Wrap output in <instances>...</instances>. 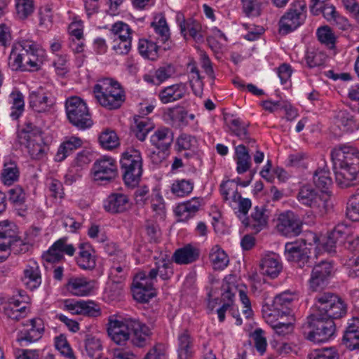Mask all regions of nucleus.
I'll use <instances>...</instances> for the list:
<instances>
[{
    "label": "nucleus",
    "mask_w": 359,
    "mask_h": 359,
    "mask_svg": "<svg viewBox=\"0 0 359 359\" xmlns=\"http://www.w3.org/2000/svg\"><path fill=\"white\" fill-rule=\"evenodd\" d=\"M336 182L341 187L359 184V149L340 145L331 153Z\"/></svg>",
    "instance_id": "nucleus-1"
},
{
    "label": "nucleus",
    "mask_w": 359,
    "mask_h": 359,
    "mask_svg": "<svg viewBox=\"0 0 359 359\" xmlns=\"http://www.w3.org/2000/svg\"><path fill=\"white\" fill-rule=\"evenodd\" d=\"M93 91L97 103L107 110L118 109L126 99L124 89L112 78L99 79Z\"/></svg>",
    "instance_id": "nucleus-2"
},
{
    "label": "nucleus",
    "mask_w": 359,
    "mask_h": 359,
    "mask_svg": "<svg viewBox=\"0 0 359 359\" xmlns=\"http://www.w3.org/2000/svg\"><path fill=\"white\" fill-rule=\"evenodd\" d=\"M306 338L315 343L325 342L334 334L336 326L333 320L312 312L304 326Z\"/></svg>",
    "instance_id": "nucleus-3"
},
{
    "label": "nucleus",
    "mask_w": 359,
    "mask_h": 359,
    "mask_svg": "<svg viewBox=\"0 0 359 359\" xmlns=\"http://www.w3.org/2000/svg\"><path fill=\"white\" fill-rule=\"evenodd\" d=\"M41 135V130L30 122L27 123L25 128L18 131V142L27 149L33 159L40 160L46 155V146Z\"/></svg>",
    "instance_id": "nucleus-4"
},
{
    "label": "nucleus",
    "mask_w": 359,
    "mask_h": 359,
    "mask_svg": "<svg viewBox=\"0 0 359 359\" xmlns=\"http://www.w3.org/2000/svg\"><path fill=\"white\" fill-rule=\"evenodd\" d=\"M120 163L125 184L129 187H136L142 174V158L140 151L135 149H128L123 154Z\"/></svg>",
    "instance_id": "nucleus-5"
},
{
    "label": "nucleus",
    "mask_w": 359,
    "mask_h": 359,
    "mask_svg": "<svg viewBox=\"0 0 359 359\" xmlns=\"http://www.w3.org/2000/svg\"><path fill=\"white\" fill-rule=\"evenodd\" d=\"M156 281L155 278L150 276V271L138 272L133 278V293L135 300L141 303L148 302L156 295V289L154 287Z\"/></svg>",
    "instance_id": "nucleus-6"
},
{
    "label": "nucleus",
    "mask_w": 359,
    "mask_h": 359,
    "mask_svg": "<svg viewBox=\"0 0 359 359\" xmlns=\"http://www.w3.org/2000/svg\"><path fill=\"white\" fill-rule=\"evenodd\" d=\"M306 5L302 1L293 4L279 21V32L287 34L303 24L306 15Z\"/></svg>",
    "instance_id": "nucleus-7"
},
{
    "label": "nucleus",
    "mask_w": 359,
    "mask_h": 359,
    "mask_svg": "<svg viewBox=\"0 0 359 359\" xmlns=\"http://www.w3.org/2000/svg\"><path fill=\"white\" fill-rule=\"evenodd\" d=\"M31 245L20 238L15 237V231L8 221L0 222V251L9 249L14 254H22L29 251Z\"/></svg>",
    "instance_id": "nucleus-8"
},
{
    "label": "nucleus",
    "mask_w": 359,
    "mask_h": 359,
    "mask_svg": "<svg viewBox=\"0 0 359 359\" xmlns=\"http://www.w3.org/2000/svg\"><path fill=\"white\" fill-rule=\"evenodd\" d=\"M297 198L302 205L316 209L320 212L327 210L330 201V196L327 194H319L309 185L302 186L299 189Z\"/></svg>",
    "instance_id": "nucleus-9"
},
{
    "label": "nucleus",
    "mask_w": 359,
    "mask_h": 359,
    "mask_svg": "<svg viewBox=\"0 0 359 359\" xmlns=\"http://www.w3.org/2000/svg\"><path fill=\"white\" fill-rule=\"evenodd\" d=\"M130 319H118L114 315L108 318L107 332L111 339L118 345L123 346L130 336Z\"/></svg>",
    "instance_id": "nucleus-10"
},
{
    "label": "nucleus",
    "mask_w": 359,
    "mask_h": 359,
    "mask_svg": "<svg viewBox=\"0 0 359 359\" xmlns=\"http://www.w3.org/2000/svg\"><path fill=\"white\" fill-rule=\"evenodd\" d=\"M311 248L304 240L287 243L285 246V255L289 262H295L299 267L310 266Z\"/></svg>",
    "instance_id": "nucleus-11"
},
{
    "label": "nucleus",
    "mask_w": 359,
    "mask_h": 359,
    "mask_svg": "<svg viewBox=\"0 0 359 359\" xmlns=\"http://www.w3.org/2000/svg\"><path fill=\"white\" fill-rule=\"evenodd\" d=\"M29 104L35 112L56 111V100L51 93L45 91L41 87L32 91L29 95Z\"/></svg>",
    "instance_id": "nucleus-12"
},
{
    "label": "nucleus",
    "mask_w": 359,
    "mask_h": 359,
    "mask_svg": "<svg viewBox=\"0 0 359 359\" xmlns=\"http://www.w3.org/2000/svg\"><path fill=\"white\" fill-rule=\"evenodd\" d=\"M92 170L95 181H111L118 175L115 159L107 156L96 160Z\"/></svg>",
    "instance_id": "nucleus-13"
},
{
    "label": "nucleus",
    "mask_w": 359,
    "mask_h": 359,
    "mask_svg": "<svg viewBox=\"0 0 359 359\" xmlns=\"http://www.w3.org/2000/svg\"><path fill=\"white\" fill-rule=\"evenodd\" d=\"M332 270V266L327 262L321 261L315 265L309 280L310 289L313 292H321L328 284Z\"/></svg>",
    "instance_id": "nucleus-14"
},
{
    "label": "nucleus",
    "mask_w": 359,
    "mask_h": 359,
    "mask_svg": "<svg viewBox=\"0 0 359 359\" xmlns=\"http://www.w3.org/2000/svg\"><path fill=\"white\" fill-rule=\"evenodd\" d=\"M29 329H23L18 332L17 341L21 346H27L38 341L42 338L45 327L42 319L39 318H32L29 320Z\"/></svg>",
    "instance_id": "nucleus-15"
},
{
    "label": "nucleus",
    "mask_w": 359,
    "mask_h": 359,
    "mask_svg": "<svg viewBox=\"0 0 359 359\" xmlns=\"http://www.w3.org/2000/svg\"><path fill=\"white\" fill-rule=\"evenodd\" d=\"M224 121L229 127V130L240 140L245 142L248 146L257 147L255 140L248 135V128L249 123L243 121L238 118H234L233 114H225L224 116Z\"/></svg>",
    "instance_id": "nucleus-16"
},
{
    "label": "nucleus",
    "mask_w": 359,
    "mask_h": 359,
    "mask_svg": "<svg viewBox=\"0 0 359 359\" xmlns=\"http://www.w3.org/2000/svg\"><path fill=\"white\" fill-rule=\"evenodd\" d=\"M276 229L283 236H296L302 231V224L292 212L287 211L279 215Z\"/></svg>",
    "instance_id": "nucleus-17"
},
{
    "label": "nucleus",
    "mask_w": 359,
    "mask_h": 359,
    "mask_svg": "<svg viewBox=\"0 0 359 359\" xmlns=\"http://www.w3.org/2000/svg\"><path fill=\"white\" fill-rule=\"evenodd\" d=\"M147 115V114H135L133 116V124L131 126L135 136L141 142H144L148 133L155 128V123Z\"/></svg>",
    "instance_id": "nucleus-18"
},
{
    "label": "nucleus",
    "mask_w": 359,
    "mask_h": 359,
    "mask_svg": "<svg viewBox=\"0 0 359 359\" xmlns=\"http://www.w3.org/2000/svg\"><path fill=\"white\" fill-rule=\"evenodd\" d=\"M130 323L133 344L138 347L144 346L152 334L151 329L138 320L131 318Z\"/></svg>",
    "instance_id": "nucleus-19"
},
{
    "label": "nucleus",
    "mask_w": 359,
    "mask_h": 359,
    "mask_svg": "<svg viewBox=\"0 0 359 359\" xmlns=\"http://www.w3.org/2000/svg\"><path fill=\"white\" fill-rule=\"evenodd\" d=\"M283 269L282 263L278 256L274 253L265 255L260 261L261 274L274 279L278 276Z\"/></svg>",
    "instance_id": "nucleus-20"
},
{
    "label": "nucleus",
    "mask_w": 359,
    "mask_h": 359,
    "mask_svg": "<svg viewBox=\"0 0 359 359\" xmlns=\"http://www.w3.org/2000/svg\"><path fill=\"white\" fill-rule=\"evenodd\" d=\"M151 27L158 35V43H162L163 49L164 50H170L174 46V43L170 40V29L165 18L162 15L156 17L155 20L151 22Z\"/></svg>",
    "instance_id": "nucleus-21"
},
{
    "label": "nucleus",
    "mask_w": 359,
    "mask_h": 359,
    "mask_svg": "<svg viewBox=\"0 0 359 359\" xmlns=\"http://www.w3.org/2000/svg\"><path fill=\"white\" fill-rule=\"evenodd\" d=\"M103 207L111 214L124 212L129 208L128 197L122 193H112L104 201Z\"/></svg>",
    "instance_id": "nucleus-22"
},
{
    "label": "nucleus",
    "mask_w": 359,
    "mask_h": 359,
    "mask_svg": "<svg viewBox=\"0 0 359 359\" xmlns=\"http://www.w3.org/2000/svg\"><path fill=\"white\" fill-rule=\"evenodd\" d=\"M174 140V133L167 127L158 128L150 137L151 144L161 151L169 149Z\"/></svg>",
    "instance_id": "nucleus-23"
},
{
    "label": "nucleus",
    "mask_w": 359,
    "mask_h": 359,
    "mask_svg": "<svg viewBox=\"0 0 359 359\" xmlns=\"http://www.w3.org/2000/svg\"><path fill=\"white\" fill-rule=\"evenodd\" d=\"M343 342L351 351L359 350V318H353L348 320L344 333Z\"/></svg>",
    "instance_id": "nucleus-24"
},
{
    "label": "nucleus",
    "mask_w": 359,
    "mask_h": 359,
    "mask_svg": "<svg viewBox=\"0 0 359 359\" xmlns=\"http://www.w3.org/2000/svg\"><path fill=\"white\" fill-rule=\"evenodd\" d=\"M201 201L202 199L200 198H193L189 201L180 203L175 210L179 221L185 222L194 217L201 206Z\"/></svg>",
    "instance_id": "nucleus-25"
},
{
    "label": "nucleus",
    "mask_w": 359,
    "mask_h": 359,
    "mask_svg": "<svg viewBox=\"0 0 359 359\" xmlns=\"http://www.w3.org/2000/svg\"><path fill=\"white\" fill-rule=\"evenodd\" d=\"M194 341L187 330H182L177 336V359H192Z\"/></svg>",
    "instance_id": "nucleus-26"
},
{
    "label": "nucleus",
    "mask_w": 359,
    "mask_h": 359,
    "mask_svg": "<svg viewBox=\"0 0 359 359\" xmlns=\"http://www.w3.org/2000/svg\"><path fill=\"white\" fill-rule=\"evenodd\" d=\"M200 256V250L191 244L175 250L173 261L178 264H189L196 262Z\"/></svg>",
    "instance_id": "nucleus-27"
},
{
    "label": "nucleus",
    "mask_w": 359,
    "mask_h": 359,
    "mask_svg": "<svg viewBox=\"0 0 359 359\" xmlns=\"http://www.w3.org/2000/svg\"><path fill=\"white\" fill-rule=\"evenodd\" d=\"M187 90V86L184 83H177L169 86L159 93V97L163 103H169L182 99Z\"/></svg>",
    "instance_id": "nucleus-28"
},
{
    "label": "nucleus",
    "mask_w": 359,
    "mask_h": 359,
    "mask_svg": "<svg viewBox=\"0 0 359 359\" xmlns=\"http://www.w3.org/2000/svg\"><path fill=\"white\" fill-rule=\"evenodd\" d=\"M234 159L238 174H243L250 170L252 165L251 156L246 145L241 144L236 147Z\"/></svg>",
    "instance_id": "nucleus-29"
},
{
    "label": "nucleus",
    "mask_w": 359,
    "mask_h": 359,
    "mask_svg": "<svg viewBox=\"0 0 359 359\" xmlns=\"http://www.w3.org/2000/svg\"><path fill=\"white\" fill-rule=\"evenodd\" d=\"M268 219L267 209L264 205L256 206L248 219V226L259 232L266 226Z\"/></svg>",
    "instance_id": "nucleus-30"
},
{
    "label": "nucleus",
    "mask_w": 359,
    "mask_h": 359,
    "mask_svg": "<svg viewBox=\"0 0 359 359\" xmlns=\"http://www.w3.org/2000/svg\"><path fill=\"white\" fill-rule=\"evenodd\" d=\"M337 114L334 117V124L343 132H353L359 129V114Z\"/></svg>",
    "instance_id": "nucleus-31"
},
{
    "label": "nucleus",
    "mask_w": 359,
    "mask_h": 359,
    "mask_svg": "<svg viewBox=\"0 0 359 359\" xmlns=\"http://www.w3.org/2000/svg\"><path fill=\"white\" fill-rule=\"evenodd\" d=\"M79 252L76 258L78 265L83 269L92 270L96 266L93 249L89 243H81L79 246Z\"/></svg>",
    "instance_id": "nucleus-32"
},
{
    "label": "nucleus",
    "mask_w": 359,
    "mask_h": 359,
    "mask_svg": "<svg viewBox=\"0 0 359 359\" xmlns=\"http://www.w3.org/2000/svg\"><path fill=\"white\" fill-rule=\"evenodd\" d=\"M83 141L78 137H70L64 141L59 147L55 156V161L61 162L64 161L74 151L82 146Z\"/></svg>",
    "instance_id": "nucleus-33"
},
{
    "label": "nucleus",
    "mask_w": 359,
    "mask_h": 359,
    "mask_svg": "<svg viewBox=\"0 0 359 359\" xmlns=\"http://www.w3.org/2000/svg\"><path fill=\"white\" fill-rule=\"evenodd\" d=\"M173 264L172 261L167 259L162 258L155 263V267L150 270V276L156 279L158 275L163 280H168L172 276Z\"/></svg>",
    "instance_id": "nucleus-34"
},
{
    "label": "nucleus",
    "mask_w": 359,
    "mask_h": 359,
    "mask_svg": "<svg viewBox=\"0 0 359 359\" xmlns=\"http://www.w3.org/2000/svg\"><path fill=\"white\" fill-rule=\"evenodd\" d=\"M177 21L180 27L181 33L186 37V31L188 30L189 35L196 41L203 40V35L201 34V25L196 21L186 22L183 14L178 13L176 16Z\"/></svg>",
    "instance_id": "nucleus-35"
},
{
    "label": "nucleus",
    "mask_w": 359,
    "mask_h": 359,
    "mask_svg": "<svg viewBox=\"0 0 359 359\" xmlns=\"http://www.w3.org/2000/svg\"><path fill=\"white\" fill-rule=\"evenodd\" d=\"M67 290L76 296H86L90 294L92 286L85 278H71L67 283Z\"/></svg>",
    "instance_id": "nucleus-36"
},
{
    "label": "nucleus",
    "mask_w": 359,
    "mask_h": 359,
    "mask_svg": "<svg viewBox=\"0 0 359 359\" xmlns=\"http://www.w3.org/2000/svg\"><path fill=\"white\" fill-rule=\"evenodd\" d=\"M128 272V268L126 264H119L118 265L114 263L110 269L109 278L114 285L116 290L114 297L121 295L122 290V283L126 279Z\"/></svg>",
    "instance_id": "nucleus-37"
},
{
    "label": "nucleus",
    "mask_w": 359,
    "mask_h": 359,
    "mask_svg": "<svg viewBox=\"0 0 359 359\" xmlns=\"http://www.w3.org/2000/svg\"><path fill=\"white\" fill-rule=\"evenodd\" d=\"M313 181L316 187L321 189L322 194H327V191L332 184L328 168L326 165L318 168L313 173Z\"/></svg>",
    "instance_id": "nucleus-38"
},
{
    "label": "nucleus",
    "mask_w": 359,
    "mask_h": 359,
    "mask_svg": "<svg viewBox=\"0 0 359 359\" xmlns=\"http://www.w3.org/2000/svg\"><path fill=\"white\" fill-rule=\"evenodd\" d=\"M293 299L294 297L291 293L283 292L275 297L272 306L281 316L290 315L292 311L291 304Z\"/></svg>",
    "instance_id": "nucleus-39"
},
{
    "label": "nucleus",
    "mask_w": 359,
    "mask_h": 359,
    "mask_svg": "<svg viewBox=\"0 0 359 359\" xmlns=\"http://www.w3.org/2000/svg\"><path fill=\"white\" fill-rule=\"evenodd\" d=\"M337 294L330 292H319L315 297L313 312L320 314L322 311H327V308L330 303L335 304Z\"/></svg>",
    "instance_id": "nucleus-40"
},
{
    "label": "nucleus",
    "mask_w": 359,
    "mask_h": 359,
    "mask_svg": "<svg viewBox=\"0 0 359 359\" xmlns=\"http://www.w3.org/2000/svg\"><path fill=\"white\" fill-rule=\"evenodd\" d=\"M337 302L335 304L330 303L327 309V311H322L320 314L325 318L332 320L341 318L344 316L347 311L346 304L344 300L339 296L337 297Z\"/></svg>",
    "instance_id": "nucleus-41"
},
{
    "label": "nucleus",
    "mask_w": 359,
    "mask_h": 359,
    "mask_svg": "<svg viewBox=\"0 0 359 359\" xmlns=\"http://www.w3.org/2000/svg\"><path fill=\"white\" fill-rule=\"evenodd\" d=\"M209 257L213 268L216 270L224 269L229 262L228 255L219 245L212 247Z\"/></svg>",
    "instance_id": "nucleus-42"
},
{
    "label": "nucleus",
    "mask_w": 359,
    "mask_h": 359,
    "mask_svg": "<svg viewBox=\"0 0 359 359\" xmlns=\"http://www.w3.org/2000/svg\"><path fill=\"white\" fill-rule=\"evenodd\" d=\"M158 48L159 46L151 40L145 39L139 40L138 50L140 54L144 58L156 60L158 57Z\"/></svg>",
    "instance_id": "nucleus-43"
},
{
    "label": "nucleus",
    "mask_w": 359,
    "mask_h": 359,
    "mask_svg": "<svg viewBox=\"0 0 359 359\" xmlns=\"http://www.w3.org/2000/svg\"><path fill=\"white\" fill-rule=\"evenodd\" d=\"M22 281L27 287L31 290L37 288L41 283V278L38 267L28 266L24 271Z\"/></svg>",
    "instance_id": "nucleus-44"
},
{
    "label": "nucleus",
    "mask_w": 359,
    "mask_h": 359,
    "mask_svg": "<svg viewBox=\"0 0 359 359\" xmlns=\"http://www.w3.org/2000/svg\"><path fill=\"white\" fill-rule=\"evenodd\" d=\"M236 276L234 275L226 276L222 283V299L224 302L227 301L226 303H231L233 301V297L237 291V286L236 285Z\"/></svg>",
    "instance_id": "nucleus-45"
},
{
    "label": "nucleus",
    "mask_w": 359,
    "mask_h": 359,
    "mask_svg": "<svg viewBox=\"0 0 359 359\" xmlns=\"http://www.w3.org/2000/svg\"><path fill=\"white\" fill-rule=\"evenodd\" d=\"M197 147V140L195 136L182 133L176 139L175 148L177 151L194 150Z\"/></svg>",
    "instance_id": "nucleus-46"
},
{
    "label": "nucleus",
    "mask_w": 359,
    "mask_h": 359,
    "mask_svg": "<svg viewBox=\"0 0 359 359\" xmlns=\"http://www.w3.org/2000/svg\"><path fill=\"white\" fill-rule=\"evenodd\" d=\"M164 119L165 121L176 128H183L186 127L190 120H194L195 116L194 114H165Z\"/></svg>",
    "instance_id": "nucleus-47"
},
{
    "label": "nucleus",
    "mask_w": 359,
    "mask_h": 359,
    "mask_svg": "<svg viewBox=\"0 0 359 359\" xmlns=\"http://www.w3.org/2000/svg\"><path fill=\"white\" fill-rule=\"evenodd\" d=\"M19 175V169L15 162L10 161L4 164L1 172V179L4 184L8 186L13 184L18 181Z\"/></svg>",
    "instance_id": "nucleus-48"
},
{
    "label": "nucleus",
    "mask_w": 359,
    "mask_h": 359,
    "mask_svg": "<svg viewBox=\"0 0 359 359\" xmlns=\"http://www.w3.org/2000/svg\"><path fill=\"white\" fill-rule=\"evenodd\" d=\"M69 122L80 130L90 128L93 125L91 114H67Z\"/></svg>",
    "instance_id": "nucleus-49"
},
{
    "label": "nucleus",
    "mask_w": 359,
    "mask_h": 359,
    "mask_svg": "<svg viewBox=\"0 0 359 359\" xmlns=\"http://www.w3.org/2000/svg\"><path fill=\"white\" fill-rule=\"evenodd\" d=\"M99 142L102 147L107 150H112L120 144L116 133L110 129H106L101 133Z\"/></svg>",
    "instance_id": "nucleus-50"
},
{
    "label": "nucleus",
    "mask_w": 359,
    "mask_h": 359,
    "mask_svg": "<svg viewBox=\"0 0 359 359\" xmlns=\"http://www.w3.org/2000/svg\"><path fill=\"white\" fill-rule=\"evenodd\" d=\"M25 54L20 50H16V46L13 44L12 50L8 57V65L13 71H25Z\"/></svg>",
    "instance_id": "nucleus-51"
},
{
    "label": "nucleus",
    "mask_w": 359,
    "mask_h": 359,
    "mask_svg": "<svg viewBox=\"0 0 359 359\" xmlns=\"http://www.w3.org/2000/svg\"><path fill=\"white\" fill-rule=\"evenodd\" d=\"M194 189V182L191 180H175L171 187L172 194L179 197H184L189 195Z\"/></svg>",
    "instance_id": "nucleus-52"
},
{
    "label": "nucleus",
    "mask_w": 359,
    "mask_h": 359,
    "mask_svg": "<svg viewBox=\"0 0 359 359\" xmlns=\"http://www.w3.org/2000/svg\"><path fill=\"white\" fill-rule=\"evenodd\" d=\"M110 31L114 36L113 39H132V30L130 26L122 21H118L115 22L111 26Z\"/></svg>",
    "instance_id": "nucleus-53"
},
{
    "label": "nucleus",
    "mask_w": 359,
    "mask_h": 359,
    "mask_svg": "<svg viewBox=\"0 0 359 359\" xmlns=\"http://www.w3.org/2000/svg\"><path fill=\"white\" fill-rule=\"evenodd\" d=\"M14 45L16 46V50H20L25 54L41 53L42 51L41 46L29 36L21 38Z\"/></svg>",
    "instance_id": "nucleus-54"
},
{
    "label": "nucleus",
    "mask_w": 359,
    "mask_h": 359,
    "mask_svg": "<svg viewBox=\"0 0 359 359\" xmlns=\"http://www.w3.org/2000/svg\"><path fill=\"white\" fill-rule=\"evenodd\" d=\"M346 215L351 220L359 222V189L348 199Z\"/></svg>",
    "instance_id": "nucleus-55"
},
{
    "label": "nucleus",
    "mask_w": 359,
    "mask_h": 359,
    "mask_svg": "<svg viewBox=\"0 0 359 359\" xmlns=\"http://www.w3.org/2000/svg\"><path fill=\"white\" fill-rule=\"evenodd\" d=\"M84 343L86 353L89 357L97 358L100 356L102 344L98 338L93 335H87Z\"/></svg>",
    "instance_id": "nucleus-56"
},
{
    "label": "nucleus",
    "mask_w": 359,
    "mask_h": 359,
    "mask_svg": "<svg viewBox=\"0 0 359 359\" xmlns=\"http://www.w3.org/2000/svg\"><path fill=\"white\" fill-rule=\"evenodd\" d=\"M66 112H88L86 102L78 96H72L66 100Z\"/></svg>",
    "instance_id": "nucleus-57"
},
{
    "label": "nucleus",
    "mask_w": 359,
    "mask_h": 359,
    "mask_svg": "<svg viewBox=\"0 0 359 359\" xmlns=\"http://www.w3.org/2000/svg\"><path fill=\"white\" fill-rule=\"evenodd\" d=\"M330 233L332 234V238L337 240L339 245H344L348 237H351L353 234L352 229L344 224H337Z\"/></svg>",
    "instance_id": "nucleus-58"
},
{
    "label": "nucleus",
    "mask_w": 359,
    "mask_h": 359,
    "mask_svg": "<svg viewBox=\"0 0 359 359\" xmlns=\"http://www.w3.org/2000/svg\"><path fill=\"white\" fill-rule=\"evenodd\" d=\"M262 106L264 110L269 111L271 112L274 111L291 112L292 111V104L288 101L283 100L278 101L266 100L263 102Z\"/></svg>",
    "instance_id": "nucleus-59"
},
{
    "label": "nucleus",
    "mask_w": 359,
    "mask_h": 359,
    "mask_svg": "<svg viewBox=\"0 0 359 359\" xmlns=\"http://www.w3.org/2000/svg\"><path fill=\"white\" fill-rule=\"evenodd\" d=\"M62 247L60 242H55L50 248L43 254L42 258L47 263H57L61 261L64 257L60 252Z\"/></svg>",
    "instance_id": "nucleus-60"
},
{
    "label": "nucleus",
    "mask_w": 359,
    "mask_h": 359,
    "mask_svg": "<svg viewBox=\"0 0 359 359\" xmlns=\"http://www.w3.org/2000/svg\"><path fill=\"white\" fill-rule=\"evenodd\" d=\"M17 15L21 19L27 18L34 10L33 0H15Z\"/></svg>",
    "instance_id": "nucleus-61"
},
{
    "label": "nucleus",
    "mask_w": 359,
    "mask_h": 359,
    "mask_svg": "<svg viewBox=\"0 0 359 359\" xmlns=\"http://www.w3.org/2000/svg\"><path fill=\"white\" fill-rule=\"evenodd\" d=\"M306 62L309 67L313 68L323 65L326 60V55L318 50L307 51L305 56Z\"/></svg>",
    "instance_id": "nucleus-62"
},
{
    "label": "nucleus",
    "mask_w": 359,
    "mask_h": 359,
    "mask_svg": "<svg viewBox=\"0 0 359 359\" xmlns=\"http://www.w3.org/2000/svg\"><path fill=\"white\" fill-rule=\"evenodd\" d=\"M55 346L65 357L74 358L73 350L64 335L60 334L55 338Z\"/></svg>",
    "instance_id": "nucleus-63"
},
{
    "label": "nucleus",
    "mask_w": 359,
    "mask_h": 359,
    "mask_svg": "<svg viewBox=\"0 0 359 359\" xmlns=\"http://www.w3.org/2000/svg\"><path fill=\"white\" fill-rule=\"evenodd\" d=\"M334 348L314 350L308 355V359H338Z\"/></svg>",
    "instance_id": "nucleus-64"
}]
</instances>
